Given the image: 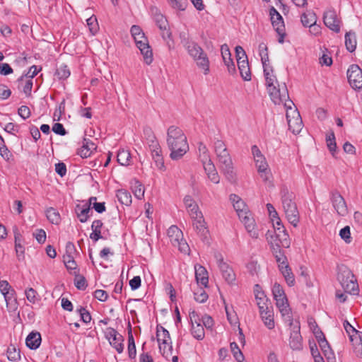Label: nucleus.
<instances>
[{
  "instance_id": "obj_1",
  "label": "nucleus",
  "mask_w": 362,
  "mask_h": 362,
  "mask_svg": "<svg viewBox=\"0 0 362 362\" xmlns=\"http://www.w3.org/2000/svg\"><path fill=\"white\" fill-rule=\"evenodd\" d=\"M214 148L221 173L223 174L226 180L230 182L235 183L237 180V174L226 145L222 140L215 139Z\"/></svg>"
},
{
  "instance_id": "obj_2",
  "label": "nucleus",
  "mask_w": 362,
  "mask_h": 362,
  "mask_svg": "<svg viewBox=\"0 0 362 362\" xmlns=\"http://www.w3.org/2000/svg\"><path fill=\"white\" fill-rule=\"evenodd\" d=\"M167 144L172 160L180 159L189 150L186 136L180 128L175 126H170L168 129Z\"/></svg>"
},
{
  "instance_id": "obj_3",
  "label": "nucleus",
  "mask_w": 362,
  "mask_h": 362,
  "mask_svg": "<svg viewBox=\"0 0 362 362\" xmlns=\"http://www.w3.org/2000/svg\"><path fill=\"white\" fill-rule=\"evenodd\" d=\"M181 42L187 50L188 54L196 62L197 66L204 71V74H208L209 72V60L203 49L197 42L186 37L182 38Z\"/></svg>"
},
{
  "instance_id": "obj_4",
  "label": "nucleus",
  "mask_w": 362,
  "mask_h": 362,
  "mask_svg": "<svg viewBox=\"0 0 362 362\" xmlns=\"http://www.w3.org/2000/svg\"><path fill=\"white\" fill-rule=\"evenodd\" d=\"M282 206L286 217L293 226H297L299 222V212L294 201L295 194L290 192L286 187L281 190Z\"/></svg>"
},
{
  "instance_id": "obj_5",
  "label": "nucleus",
  "mask_w": 362,
  "mask_h": 362,
  "mask_svg": "<svg viewBox=\"0 0 362 362\" xmlns=\"http://www.w3.org/2000/svg\"><path fill=\"white\" fill-rule=\"evenodd\" d=\"M144 134L156 166L160 170L165 169L161 148L152 129L150 127H145L144 129Z\"/></svg>"
},
{
  "instance_id": "obj_6",
  "label": "nucleus",
  "mask_w": 362,
  "mask_h": 362,
  "mask_svg": "<svg viewBox=\"0 0 362 362\" xmlns=\"http://www.w3.org/2000/svg\"><path fill=\"white\" fill-rule=\"evenodd\" d=\"M337 280L346 293L350 294H357L358 292V285L357 280L352 272L346 266H341L339 268L337 274Z\"/></svg>"
},
{
  "instance_id": "obj_7",
  "label": "nucleus",
  "mask_w": 362,
  "mask_h": 362,
  "mask_svg": "<svg viewBox=\"0 0 362 362\" xmlns=\"http://www.w3.org/2000/svg\"><path fill=\"white\" fill-rule=\"evenodd\" d=\"M136 47L143 55L144 62L149 65L153 60L152 49H151L147 37L144 33L134 37Z\"/></svg>"
},
{
  "instance_id": "obj_8",
  "label": "nucleus",
  "mask_w": 362,
  "mask_h": 362,
  "mask_svg": "<svg viewBox=\"0 0 362 362\" xmlns=\"http://www.w3.org/2000/svg\"><path fill=\"white\" fill-rule=\"evenodd\" d=\"M272 100L275 105H281L284 100L288 98V93L285 83L274 85L267 88Z\"/></svg>"
},
{
  "instance_id": "obj_9",
  "label": "nucleus",
  "mask_w": 362,
  "mask_h": 362,
  "mask_svg": "<svg viewBox=\"0 0 362 362\" xmlns=\"http://www.w3.org/2000/svg\"><path fill=\"white\" fill-rule=\"evenodd\" d=\"M350 86L354 89H362V70L357 64H352L347 71Z\"/></svg>"
},
{
  "instance_id": "obj_10",
  "label": "nucleus",
  "mask_w": 362,
  "mask_h": 362,
  "mask_svg": "<svg viewBox=\"0 0 362 362\" xmlns=\"http://www.w3.org/2000/svg\"><path fill=\"white\" fill-rule=\"evenodd\" d=\"M105 337L110 341V344L116 351L121 354L124 351V337L119 334L116 329L112 327H107L105 331Z\"/></svg>"
},
{
  "instance_id": "obj_11",
  "label": "nucleus",
  "mask_w": 362,
  "mask_h": 362,
  "mask_svg": "<svg viewBox=\"0 0 362 362\" xmlns=\"http://www.w3.org/2000/svg\"><path fill=\"white\" fill-rule=\"evenodd\" d=\"M315 334L320 349L325 356L327 358L328 362H335L334 354L322 332L319 330L317 332H315Z\"/></svg>"
},
{
  "instance_id": "obj_12",
  "label": "nucleus",
  "mask_w": 362,
  "mask_h": 362,
  "mask_svg": "<svg viewBox=\"0 0 362 362\" xmlns=\"http://www.w3.org/2000/svg\"><path fill=\"white\" fill-rule=\"evenodd\" d=\"M325 25L335 33L340 31V19L334 10L329 9L325 12L323 16Z\"/></svg>"
},
{
  "instance_id": "obj_13",
  "label": "nucleus",
  "mask_w": 362,
  "mask_h": 362,
  "mask_svg": "<svg viewBox=\"0 0 362 362\" xmlns=\"http://www.w3.org/2000/svg\"><path fill=\"white\" fill-rule=\"evenodd\" d=\"M332 206L338 215L344 216L348 214V208L344 197L338 192H332L331 194Z\"/></svg>"
},
{
  "instance_id": "obj_14",
  "label": "nucleus",
  "mask_w": 362,
  "mask_h": 362,
  "mask_svg": "<svg viewBox=\"0 0 362 362\" xmlns=\"http://www.w3.org/2000/svg\"><path fill=\"white\" fill-rule=\"evenodd\" d=\"M216 258L223 277L228 284H233L235 280V274L233 270L228 264L223 262L220 255H216Z\"/></svg>"
},
{
  "instance_id": "obj_15",
  "label": "nucleus",
  "mask_w": 362,
  "mask_h": 362,
  "mask_svg": "<svg viewBox=\"0 0 362 362\" xmlns=\"http://www.w3.org/2000/svg\"><path fill=\"white\" fill-rule=\"evenodd\" d=\"M289 130L294 134H298L303 127L301 115H286Z\"/></svg>"
},
{
  "instance_id": "obj_16",
  "label": "nucleus",
  "mask_w": 362,
  "mask_h": 362,
  "mask_svg": "<svg viewBox=\"0 0 362 362\" xmlns=\"http://www.w3.org/2000/svg\"><path fill=\"white\" fill-rule=\"evenodd\" d=\"M254 160L255 163V166L257 169V172L262 180L264 182L269 181L272 174L265 157L263 156L262 158H257Z\"/></svg>"
},
{
  "instance_id": "obj_17",
  "label": "nucleus",
  "mask_w": 362,
  "mask_h": 362,
  "mask_svg": "<svg viewBox=\"0 0 362 362\" xmlns=\"http://www.w3.org/2000/svg\"><path fill=\"white\" fill-rule=\"evenodd\" d=\"M152 13H153V18L154 20L160 28V30H163V33L162 34V36L163 38L170 37V33L167 29L168 28V21L166 18L162 15L158 10L156 8H151Z\"/></svg>"
},
{
  "instance_id": "obj_18",
  "label": "nucleus",
  "mask_w": 362,
  "mask_h": 362,
  "mask_svg": "<svg viewBox=\"0 0 362 362\" xmlns=\"http://www.w3.org/2000/svg\"><path fill=\"white\" fill-rule=\"evenodd\" d=\"M192 219V226L197 233L202 238H206L209 230L206 227V223L204 221L202 214H199L196 218H191Z\"/></svg>"
},
{
  "instance_id": "obj_19",
  "label": "nucleus",
  "mask_w": 362,
  "mask_h": 362,
  "mask_svg": "<svg viewBox=\"0 0 362 362\" xmlns=\"http://www.w3.org/2000/svg\"><path fill=\"white\" fill-rule=\"evenodd\" d=\"M240 221L244 223L246 230L250 234L252 238H257V233L255 230V220L251 216V214L250 211L246 212L245 214H241L240 216H238Z\"/></svg>"
},
{
  "instance_id": "obj_20",
  "label": "nucleus",
  "mask_w": 362,
  "mask_h": 362,
  "mask_svg": "<svg viewBox=\"0 0 362 362\" xmlns=\"http://www.w3.org/2000/svg\"><path fill=\"white\" fill-rule=\"evenodd\" d=\"M183 202L191 218H196L199 214H202L199 206L190 195H186Z\"/></svg>"
},
{
  "instance_id": "obj_21",
  "label": "nucleus",
  "mask_w": 362,
  "mask_h": 362,
  "mask_svg": "<svg viewBox=\"0 0 362 362\" xmlns=\"http://www.w3.org/2000/svg\"><path fill=\"white\" fill-rule=\"evenodd\" d=\"M195 270V279L198 284H201L204 287L208 286L209 283V276L208 272L203 266L200 264L194 265Z\"/></svg>"
},
{
  "instance_id": "obj_22",
  "label": "nucleus",
  "mask_w": 362,
  "mask_h": 362,
  "mask_svg": "<svg viewBox=\"0 0 362 362\" xmlns=\"http://www.w3.org/2000/svg\"><path fill=\"white\" fill-rule=\"evenodd\" d=\"M96 145L88 139H83L82 146L78 150V155L81 158H88L96 150Z\"/></svg>"
},
{
  "instance_id": "obj_23",
  "label": "nucleus",
  "mask_w": 362,
  "mask_h": 362,
  "mask_svg": "<svg viewBox=\"0 0 362 362\" xmlns=\"http://www.w3.org/2000/svg\"><path fill=\"white\" fill-rule=\"evenodd\" d=\"M230 199L233 203V207L236 211L238 216L241 214H245L249 211L247 206H246L244 201L236 194H230Z\"/></svg>"
},
{
  "instance_id": "obj_24",
  "label": "nucleus",
  "mask_w": 362,
  "mask_h": 362,
  "mask_svg": "<svg viewBox=\"0 0 362 362\" xmlns=\"http://www.w3.org/2000/svg\"><path fill=\"white\" fill-rule=\"evenodd\" d=\"M41 340V335L39 332H32L26 337V346L30 349L35 350L40 346Z\"/></svg>"
},
{
  "instance_id": "obj_25",
  "label": "nucleus",
  "mask_w": 362,
  "mask_h": 362,
  "mask_svg": "<svg viewBox=\"0 0 362 362\" xmlns=\"http://www.w3.org/2000/svg\"><path fill=\"white\" fill-rule=\"evenodd\" d=\"M259 286L258 284L255 285V298L257 300V305L259 308V312L268 310V299L266 298L264 293L263 291H258L259 288Z\"/></svg>"
},
{
  "instance_id": "obj_26",
  "label": "nucleus",
  "mask_w": 362,
  "mask_h": 362,
  "mask_svg": "<svg viewBox=\"0 0 362 362\" xmlns=\"http://www.w3.org/2000/svg\"><path fill=\"white\" fill-rule=\"evenodd\" d=\"M237 63L242 78L245 81H250L251 73L247 59L243 60L238 59Z\"/></svg>"
},
{
  "instance_id": "obj_27",
  "label": "nucleus",
  "mask_w": 362,
  "mask_h": 362,
  "mask_svg": "<svg viewBox=\"0 0 362 362\" xmlns=\"http://www.w3.org/2000/svg\"><path fill=\"white\" fill-rule=\"evenodd\" d=\"M279 270L281 271L282 275L284 276L287 284L288 286H293L295 284V277L291 271V269L289 267L288 264L281 265L279 264Z\"/></svg>"
},
{
  "instance_id": "obj_28",
  "label": "nucleus",
  "mask_w": 362,
  "mask_h": 362,
  "mask_svg": "<svg viewBox=\"0 0 362 362\" xmlns=\"http://www.w3.org/2000/svg\"><path fill=\"white\" fill-rule=\"evenodd\" d=\"M76 211L77 216L81 223L86 222L90 216V213L92 214L90 205H88L87 204L83 206L77 205Z\"/></svg>"
},
{
  "instance_id": "obj_29",
  "label": "nucleus",
  "mask_w": 362,
  "mask_h": 362,
  "mask_svg": "<svg viewBox=\"0 0 362 362\" xmlns=\"http://www.w3.org/2000/svg\"><path fill=\"white\" fill-rule=\"evenodd\" d=\"M276 300V305L279 308L282 315H288L289 318L291 316V309L288 303V299L286 297L274 299Z\"/></svg>"
},
{
  "instance_id": "obj_30",
  "label": "nucleus",
  "mask_w": 362,
  "mask_h": 362,
  "mask_svg": "<svg viewBox=\"0 0 362 362\" xmlns=\"http://www.w3.org/2000/svg\"><path fill=\"white\" fill-rule=\"evenodd\" d=\"M103 222L101 220H95L91 225L92 233L90 235V238L95 242L99 239L103 238L101 235V228L103 227Z\"/></svg>"
},
{
  "instance_id": "obj_31",
  "label": "nucleus",
  "mask_w": 362,
  "mask_h": 362,
  "mask_svg": "<svg viewBox=\"0 0 362 362\" xmlns=\"http://www.w3.org/2000/svg\"><path fill=\"white\" fill-rule=\"evenodd\" d=\"M289 345L293 350L302 349V337L299 332H293L291 334Z\"/></svg>"
},
{
  "instance_id": "obj_32",
  "label": "nucleus",
  "mask_w": 362,
  "mask_h": 362,
  "mask_svg": "<svg viewBox=\"0 0 362 362\" xmlns=\"http://www.w3.org/2000/svg\"><path fill=\"white\" fill-rule=\"evenodd\" d=\"M356 33L353 31L347 32L345 35V45L346 49L350 52H354L356 47Z\"/></svg>"
},
{
  "instance_id": "obj_33",
  "label": "nucleus",
  "mask_w": 362,
  "mask_h": 362,
  "mask_svg": "<svg viewBox=\"0 0 362 362\" xmlns=\"http://www.w3.org/2000/svg\"><path fill=\"white\" fill-rule=\"evenodd\" d=\"M156 337L158 344H167L171 341L169 332L160 325H158L156 328Z\"/></svg>"
},
{
  "instance_id": "obj_34",
  "label": "nucleus",
  "mask_w": 362,
  "mask_h": 362,
  "mask_svg": "<svg viewBox=\"0 0 362 362\" xmlns=\"http://www.w3.org/2000/svg\"><path fill=\"white\" fill-rule=\"evenodd\" d=\"M259 313L265 326L269 329H273L274 327V320L272 311L268 309L259 312Z\"/></svg>"
},
{
  "instance_id": "obj_35",
  "label": "nucleus",
  "mask_w": 362,
  "mask_h": 362,
  "mask_svg": "<svg viewBox=\"0 0 362 362\" xmlns=\"http://www.w3.org/2000/svg\"><path fill=\"white\" fill-rule=\"evenodd\" d=\"M129 328L128 330V355L129 357L132 359L135 358L136 355V349L134 339L132 332V327L129 325Z\"/></svg>"
},
{
  "instance_id": "obj_36",
  "label": "nucleus",
  "mask_w": 362,
  "mask_h": 362,
  "mask_svg": "<svg viewBox=\"0 0 362 362\" xmlns=\"http://www.w3.org/2000/svg\"><path fill=\"white\" fill-rule=\"evenodd\" d=\"M301 22L305 27H311L316 23V16L312 11L303 13L301 16Z\"/></svg>"
},
{
  "instance_id": "obj_37",
  "label": "nucleus",
  "mask_w": 362,
  "mask_h": 362,
  "mask_svg": "<svg viewBox=\"0 0 362 362\" xmlns=\"http://www.w3.org/2000/svg\"><path fill=\"white\" fill-rule=\"evenodd\" d=\"M263 68L267 88L277 85L279 82L277 81L276 76L271 74L273 72L272 68L269 66H264Z\"/></svg>"
},
{
  "instance_id": "obj_38",
  "label": "nucleus",
  "mask_w": 362,
  "mask_h": 362,
  "mask_svg": "<svg viewBox=\"0 0 362 362\" xmlns=\"http://www.w3.org/2000/svg\"><path fill=\"white\" fill-rule=\"evenodd\" d=\"M326 143L329 151L332 154V156H334L337 147L335 140V135L332 130L326 134Z\"/></svg>"
},
{
  "instance_id": "obj_39",
  "label": "nucleus",
  "mask_w": 362,
  "mask_h": 362,
  "mask_svg": "<svg viewBox=\"0 0 362 362\" xmlns=\"http://www.w3.org/2000/svg\"><path fill=\"white\" fill-rule=\"evenodd\" d=\"M117 197L122 204L129 206L132 203V195L125 189H119L117 192Z\"/></svg>"
},
{
  "instance_id": "obj_40",
  "label": "nucleus",
  "mask_w": 362,
  "mask_h": 362,
  "mask_svg": "<svg viewBox=\"0 0 362 362\" xmlns=\"http://www.w3.org/2000/svg\"><path fill=\"white\" fill-rule=\"evenodd\" d=\"M191 333L197 340H202L204 338V329L200 322L192 325Z\"/></svg>"
},
{
  "instance_id": "obj_41",
  "label": "nucleus",
  "mask_w": 362,
  "mask_h": 362,
  "mask_svg": "<svg viewBox=\"0 0 362 362\" xmlns=\"http://www.w3.org/2000/svg\"><path fill=\"white\" fill-rule=\"evenodd\" d=\"M117 160L122 165H129L131 160V154L127 150H120L117 153Z\"/></svg>"
},
{
  "instance_id": "obj_42",
  "label": "nucleus",
  "mask_w": 362,
  "mask_h": 362,
  "mask_svg": "<svg viewBox=\"0 0 362 362\" xmlns=\"http://www.w3.org/2000/svg\"><path fill=\"white\" fill-rule=\"evenodd\" d=\"M168 234L173 244L182 237V232L176 226H170L168 230Z\"/></svg>"
},
{
  "instance_id": "obj_43",
  "label": "nucleus",
  "mask_w": 362,
  "mask_h": 362,
  "mask_svg": "<svg viewBox=\"0 0 362 362\" xmlns=\"http://www.w3.org/2000/svg\"><path fill=\"white\" fill-rule=\"evenodd\" d=\"M259 52L263 67L269 66L267 64L269 62L268 48L265 43L262 42L259 45Z\"/></svg>"
},
{
  "instance_id": "obj_44",
  "label": "nucleus",
  "mask_w": 362,
  "mask_h": 362,
  "mask_svg": "<svg viewBox=\"0 0 362 362\" xmlns=\"http://www.w3.org/2000/svg\"><path fill=\"white\" fill-rule=\"evenodd\" d=\"M46 216L47 219L53 224H58L60 221V215L59 212L52 207L47 209Z\"/></svg>"
},
{
  "instance_id": "obj_45",
  "label": "nucleus",
  "mask_w": 362,
  "mask_h": 362,
  "mask_svg": "<svg viewBox=\"0 0 362 362\" xmlns=\"http://www.w3.org/2000/svg\"><path fill=\"white\" fill-rule=\"evenodd\" d=\"M71 74L70 70L66 65L62 64L56 70L55 76L59 80L66 79Z\"/></svg>"
},
{
  "instance_id": "obj_46",
  "label": "nucleus",
  "mask_w": 362,
  "mask_h": 362,
  "mask_svg": "<svg viewBox=\"0 0 362 362\" xmlns=\"http://www.w3.org/2000/svg\"><path fill=\"white\" fill-rule=\"evenodd\" d=\"M159 350L161 354L167 359H168L173 354V346L171 341L167 344L160 343Z\"/></svg>"
},
{
  "instance_id": "obj_47",
  "label": "nucleus",
  "mask_w": 362,
  "mask_h": 362,
  "mask_svg": "<svg viewBox=\"0 0 362 362\" xmlns=\"http://www.w3.org/2000/svg\"><path fill=\"white\" fill-rule=\"evenodd\" d=\"M230 351L238 362H243L245 359L243 354L235 342H231L230 344Z\"/></svg>"
},
{
  "instance_id": "obj_48",
  "label": "nucleus",
  "mask_w": 362,
  "mask_h": 362,
  "mask_svg": "<svg viewBox=\"0 0 362 362\" xmlns=\"http://www.w3.org/2000/svg\"><path fill=\"white\" fill-rule=\"evenodd\" d=\"M7 358L11 361H16L20 360V351L15 346L11 344L7 349Z\"/></svg>"
},
{
  "instance_id": "obj_49",
  "label": "nucleus",
  "mask_w": 362,
  "mask_h": 362,
  "mask_svg": "<svg viewBox=\"0 0 362 362\" xmlns=\"http://www.w3.org/2000/svg\"><path fill=\"white\" fill-rule=\"evenodd\" d=\"M198 151H199V157L201 162L207 161L209 159H211V158L209 155L208 148L202 142H199L198 144Z\"/></svg>"
},
{
  "instance_id": "obj_50",
  "label": "nucleus",
  "mask_w": 362,
  "mask_h": 362,
  "mask_svg": "<svg viewBox=\"0 0 362 362\" xmlns=\"http://www.w3.org/2000/svg\"><path fill=\"white\" fill-rule=\"evenodd\" d=\"M343 325L346 332L349 335L350 341H353L354 337L358 334V331L356 330L346 320L344 321Z\"/></svg>"
},
{
  "instance_id": "obj_51",
  "label": "nucleus",
  "mask_w": 362,
  "mask_h": 362,
  "mask_svg": "<svg viewBox=\"0 0 362 362\" xmlns=\"http://www.w3.org/2000/svg\"><path fill=\"white\" fill-rule=\"evenodd\" d=\"M41 69V68L40 69H37V66H35V65H33L32 66L27 74H25V75H23L21 76L18 81L19 83H23V81H24V78H30V79H32L37 74V73L39 72V71Z\"/></svg>"
},
{
  "instance_id": "obj_52",
  "label": "nucleus",
  "mask_w": 362,
  "mask_h": 362,
  "mask_svg": "<svg viewBox=\"0 0 362 362\" xmlns=\"http://www.w3.org/2000/svg\"><path fill=\"white\" fill-rule=\"evenodd\" d=\"M280 245L279 243L276 244V247L272 245V249L274 250V253L275 254V257L276 259V262L279 263V264L281 265H285L286 264V257L281 252L280 250Z\"/></svg>"
},
{
  "instance_id": "obj_53",
  "label": "nucleus",
  "mask_w": 362,
  "mask_h": 362,
  "mask_svg": "<svg viewBox=\"0 0 362 362\" xmlns=\"http://www.w3.org/2000/svg\"><path fill=\"white\" fill-rule=\"evenodd\" d=\"M272 293L274 299L286 297L282 286L276 282L273 285Z\"/></svg>"
},
{
  "instance_id": "obj_54",
  "label": "nucleus",
  "mask_w": 362,
  "mask_h": 362,
  "mask_svg": "<svg viewBox=\"0 0 362 362\" xmlns=\"http://www.w3.org/2000/svg\"><path fill=\"white\" fill-rule=\"evenodd\" d=\"M194 300L200 303H204L208 299V295L202 288H199L197 291H194Z\"/></svg>"
},
{
  "instance_id": "obj_55",
  "label": "nucleus",
  "mask_w": 362,
  "mask_h": 362,
  "mask_svg": "<svg viewBox=\"0 0 362 362\" xmlns=\"http://www.w3.org/2000/svg\"><path fill=\"white\" fill-rule=\"evenodd\" d=\"M78 313L81 320L86 324L88 323L91 320V315L90 313L83 307L80 306L76 309Z\"/></svg>"
},
{
  "instance_id": "obj_56",
  "label": "nucleus",
  "mask_w": 362,
  "mask_h": 362,
  "mask_svg": "<svg viewBox=\"0 0 362 362\" xmlns=\"http://www.w3.org/2000/svg\"><path fill=\"white\" fill-rule=\"evenodd\" d=\"M272 23L277 33H281L284 30V24L282 16L279 19L278 17L271 19Z\"/></svg>"
},
{
  "instance_id": "obj_57",
  "label": "nucleus",
  "mask_w": 362,
  "mask_h": 362,
  "mask_svg": "<svg viewBox=\"0 0 362 362\" xmlns=\"http://www.w3.org/2000/svg\"><path fill=\"white\" fill-rule=\"evenodd\" d=\"M339 235L346 243H350L351 242L350 227L349 226H346L340 230Z\"/></svg>"
},
{
  "instance_id": "obj_58",
  "label": "nucleus",
  "mask_w": 362,
  "mask_h": 362,
  "mask_svg": "<svg viewBox=\"0 0 362 362\" xmlns=\"http://www.w3.org/2000/svg\"><path fill=\"white\" fill-rule=\"evenodd\" d=\"M74 284L76 287L79 290H85L87 287L85 277L81 275H76Z\"/></svg>"
},
{
  "instance_id": "obj_59",
  "label": "nucleus",
  "mask_w": 362,
  "mask_h": 362,
  "mask_svg": "<svg viewBox=\"0 0 362 362\" xmlns=\"http://www.w3.org/2000/svg\"><path fill=\"white\" fill-rule=\"evenodd\" d=\"M174 245H177L179 250L181 252L188 254L189 252V247L185 240H183L182 237L178 241H175Z\"/></svg>"
},
{
  "instance_id": "obj_60",
  "label": "nucleus",
  "mask_w": 362,
  "mask_h": 362,
  "mask_svg": "<svg viewBox=\"0 0 362 362\" xmlns=\"http://www.w3.org/2000/svg\"><path fill=\"white\" fill-rule=\"evenodd\" d=\"M25 296L28 300L32 303H35L38 300L37 291L32 288L25 291Z\"/></svg>"
},
{
  "instance_id": "obj_61",
  "label": "nucleus",
  "mask_w": 362,
  "mask_h": 362,
  "mask_svg": "<svg viewBox=\"0 0 362 362\" xmlns=\"http://www.w3.org/2000/svg\"><path fill=\"white\" fill-rule=\"evenodd\" d=\"M173 8L183 11L185 8L187 0H168Z\"/></svg>"
},
{
  "instance_id": "obj_62",
  "label": "nucleus",
  "mask_w": 362,
  "mask_h": 362,
  "mask_svg": "<svg viewBox=\"0 0 362 362\" xmlns=\"http://www.w3.org/2000/svg\"><path fill=\"white\" fill-rule=\"evenodd\" d=\"M247 272L250 275H257L259 270V266L255 261H251L247 264Z\"/></svg>"
},
{
  "instance_id": "obj_63",
  "label": "nucleus",
  "mask_w": 362,
  "mask_h": 362,
  "mask_svg": "<svg viewBox=\"0 0 362 362\" xmlns=\"http://www.w3.org/2000/svg\"><path fill=\"white\" fill-rule=\"evenodd\" d=\"M202 163L205 170V173H206L207 175H209V173H215L216 171H217L214 164L211 161V159H209L207 161Z\"/></svg>"
},
{
  "instance_id": "obj_64",
  "label": "nucleus",
  "mask_w": 362,
  "mask_h": 362,
  "mask_svg": "<svg viewBox=\"0 0 362 362\" xmlns=\"http://www.w3.org/2000/svg\"><path fill=\"white\" fill-rule=\"evenodd\" d=\"M133 192L134 196L139 199H141L144 195V189L142 185L138 182H136L135 185L133 187Z\"/></svg>"
}]
</instances>
